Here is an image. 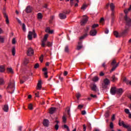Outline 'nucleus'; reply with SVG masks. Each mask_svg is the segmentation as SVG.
Here are the masks:
<instances>
[{
	"instance_id": "f257e3e1",
	"label": "nucleus",
	"mask_w": 131,
	"mask_h": 131,
	"mask_svg": "<svg viewBox=\"0 0 131 131\" xmlns=\"http://www.w3.org/2000/svg\"><path fill=\"white\" fill-rule=\"evenodd\" d=\"M109 6L111 8V11H112L111 14V21L112 23H113L115 20V6L114 5V4L113 3H111L110 4H107L106 5V8H108L109 7Z\"/></svg>"
},
{
	"instance_id": "f03ea898",
	"label": "nucleus",
	"mask_w": 131,
	"mask_h": 131,
	"mask_svg": "<svg viewBox=\"0 0 131 131\" xmlns=\"http://www.w3.org/2000/svg\"><path fill=\"white\" fill-rule=\"evenodd\" d=\"M15 89V82L14 81H13L12 82H10L8 84V86L6 90L8 93L10 94H12L14 93Z\"/></svg>"
},
{
	"instance_id": "7ed1b4c3",
	"label": "nucleus",
	"mask_w": 131,
	"mask_h": 131,
	"mask_svg": "<svg viewBox=\"0 0 131 131\" xmlns=\"http://www.w3.org/2000/svg\"><path fill=\"white\" fill-rule=\"evenodd\" d=\"M128 31V29H125L124 31L122 32L121 33H119L117 31L114 32V35L116 38H120L122 36H125Z\"/></svg>"
},
{
	"instance_id": "20e7f679",
	"label": "nucleus",
	"mask_w": 131,
	"mask_h": 131,
	"mask_svg": "<svg viewBox=\"0 0 131 131\" xmlns=\"http://www.w3.org/2000/svg\"><path fill=\"white\" fill-rule=\"evenodd\" d=\"M119 125L120 126H123L124 128H126L127 131H131V126H129L127 123H124L123 121L121 119L119 120Z\"/></svg>"
},
{
	"instance_id": "39448f33",
	"label": "nucleus",
	"mask_w": 131,
	"mask_h": 131,
	"mask_svg": "<svg viewBox=\"0 0 131 131\" xmlns=\"http://www.w3.org/2000/svg\"><path fill=\"white\" fill-rule=\"evenodd\" d=\"M33 35L34 38H35L37 36L36 33H35V31L33 30V32L30 31L29 32V34L28 35V38L29 40H32V35Z\"/></svg>"
},
{
	"instance_id": "423d86ee",
	"label": "nucleus",
	"mask_w": 131,
	"mask_h": 131,
	"mask_svg": "<svg viewBox=\"0 0 131 131\" xmlns=\"http://www.w3.org/2000/svg\"><path fill=\"white\" fill-rule=\"evenodd\" d=\"M110 84V80L107 78H105L103 80V83L102 84V88L104 89H106L108 85Z\"/></svg>"
},
{
	"instance_id": "0eeeda50",
	"label": "nucleus",
	"mask_w": 131,
	"mask_h": 131,
	"mask_svg": "<svg viewBox=\"0 0 131 131\" xmlns=\"http://www.w3.org/2000/svg\"><path fill=\"white\" fill-rule=\"evenodd\" d=\"M91 89L92 91L94 92H97L99 91V90L98 89L96 84L95 83L91 85Z\"/></svg>"
},
{
	"instance_id": "6e6552de",
	"label": "nucleus",
	"mask_w": 131,
	"mask_h": 131,
	"mask_svg": "<svg viewBox=\"0 0 131 131\" xmlns=\"http://www.w3.org/2000/svg\"><path fill=\"white\" fill-rule=\"evenodd\" d=\"M90 28L89 27H87V28H86V30L85 31V32H86V33H85V34H84V35L81 36V37L80 38V40H81L82 39H84L85 37H86L88 35V31L89 30Z\"/></svg>"
},
{
	"instance_id": "1a4fd4ad",
	"label": "nucleus",
	"mask_w": 131,
	"mask_h": 131,
	"mask_svg": "<svg viewBox=\"0 0 131 131\" xmlns=\"http://www.w3.org/2000/svg\"><path fill=\"white\" fill-rule=\"evenodd\" d=\"M48 36H49L48 34H46L45 37H44L43 39L42 40V41H41V42H42L41 46L42 47H45V42L47 41V38L48 37Z\"/></svg>"
},
{
	"instance_id": "9d476101",
	"label": "nucleus",
	"mask_w": 131,
	"mask_h": 131,
	"mask_svg": "<svg viewBox=\"0 0 131 131\" xmlns=\"http://www.w3.org/2000/svg\"><path fill=\"white\" fill-rule=\"evenodd\" d=\"M34 53V52H33V50L32 49H31V48H30L28 49V52H27L28 56H31L33 55Z\"/></svg>"
},
{
	"instance_id": "9b49d317",
	"label": "nucleus",
	"mask_w": 131,
	"mask_h": 131,
	"mask_svg": "<svg viewBox=\"0 0 131 131\" xmlns=\"http://www.w3.org/2000/svg\"><path fill=\"white\" fill-rule=\"evenodd\" d=\"M25 11L27 13H31L32 12V7L28 6L25 9Z\"/></svg>"
},
{
	"instance_id": "f8f14e48",
	"label": "nucleus",
	"mask_w": 131,
	"mask_h": 131,
	"mask_svg": "<svg viewBox=\"0 0 131 131\" xmlns=\"http://www.w3.org/2000/svg\"><path fill=\"white\" fill-rule=\"evenodd\" d=\"M88 17L85 16L84 15V18H83V20L81 21V25L84 26L88 21Z\"/></svg>"
},
{
	"instance_id": "ddd939ff",
	"label": "nucleus",
	"mask_w": 131,
	"mask_h": 131,
	"mask_svg": "<svg viewBox=\"0 0 131 131\" xmlns=\"http://www.w3.org/2000/svg\"><path fill=\"white\" fill-rule=\"evenodd\" d=\"M117 88L116 87H112L110 90V93L112 95H115L116 94Z\"/></svg>"
},
{
	"instance_id": "4468645a",
	"label": "nucleus",
	"mask_w": 131,
	"mask_h": 131,
	"mask_svg": "<svg viewBox=\"0 0 131 131\" xmlns=\"http://www.w3.org/2000/svg\"><path fill=\"white\" fill-rule=\"evenodd\" d=\"M59 16L61 19H65L67 18V15L65 12L60 13L59 14Z\"/></svg>"
},
{
	"instance_id": "2eb2a0df",
	"label": "nucleus",
	"mask_w": 131,
	"mask_h": 131,
	"mask_svg": "<svg viewBox=\"0 0 131 131\" xmlns=\"http://www.w3.org/2000/svg\"><path fill=\"white\" fill-rule=\"evenodd\" d=\"M70 2L72 6L74 5V3H76L75 4V7H78V3H79V0H70Z\"/></svg>"
},
{
	"instance_id": "dca6fc26",
	"label": "nucleus",
	"mask_w": 131,
	"mask_h": 131,
	"mask_svg": "<svg viewBox=\"0 0 131 131\" xmlns=\"http://www.w3.org/2000/svg\"><path fill=\"white\" fill-rule=\"evenodd\" d=\"M123 93V89H116V94L118 95H122Z\"/></svg>"
},
{
	"instance_id": "f3484780",
	"label": "nucleus",
	"mask_w": 131,
	"mask_h": 131,
	"mask_svg": "<svg viewBox=\"0 0 131 131\" xmlns=\"http://www.w3.org/2000/svg\"><path fill=\"white\" fill-rule=\"evenodd\" d=\"M90 33L91 36H96L97 34V31L96 30H91V31H90Z\"/></svg>"
},
{
	"instance_id": "a211bd4d",
	"label": "nucleus",
	"mask_w": 131,
	"mask_h": 131,
	"mask_svg": "<svg viewBox=\"0 0 131 131\" xmlns=\"http://www.w3.org/2000/svg\"><path fill=\"white\" fill-rule=\"evenodd\" d=\"M4 18L6 19L5 21L6 22L7 24H9V19L8 18V16L6 13H4Z\"/></svg>"
},
{
	"instance_id": "6ab92c4d",
	"label": "nucleus",
	"mask_w": 131,
	"mask_h": 131,
	"mask_svg": "<svg viewBox=\"0 0 131 131\" xmlns=\"http://www.w3.org/2000/svg\"><path fill=\"white\" fill-rule=\"evenodd\" d=\"M43 124L45 126H48L49 125V120L48 119H44Z\"/></svg>"
},
{
	"instance_id": "aec40b11",
	"label": "nucleus",
	"mask_w": 131,
	"mask_h": 131,
	"mask_svg": "<svg viewBox=\"0 0 131 131\" xmlns=\"http://www.w3.org/2000/svg\"><path fill=\"white\" fill-rule=\"evenodd\" d=\"M3 110L5 112H8L9 111V106L7 104L4 105Z\"/></svg>"
},
{
	"instance_id": "412c9836",
	"label": "nucleus",
	"mask_w": 131,
	"mask_h": 131,
	"mask_svg": "<svg viewBox=\"0 0 131 131\" xmlns=\"http://www.w3.org/2000/svg\"><path fill=\"white\" fill-rule=\"evenodd\" d=\"M55 111V108L52 107L51 108H50L49 113L52 115L54 113Z\"/></svg>"
},
{
	"instance_id": "4be33fe9",
	"label": "nucleus",
	"mask_w": 131,
	"mask_h": 131,
	"mask_svg": "<svg viewBox=\"0 0 131 131\" xmlns=\"http://www.w3.org/2000/svg\"><path fill=\"white\" fill-rule=\"evenodd\" d=\"M118 66H119V63H117L115 66H113L112 69L111 70L110 72H112L114 71H115L116 70V69L118 67Z\"/></svg>"
},
{
	"instance_id": "5701e85b",
	"label": "nucleus",
	"mask_w": 131,
	"mask_h": 131,
	"mask_svg": "<svg viewBox=\"0 0 131 131\" xmlns=\"http://www.w3.org/2000/svg\"><path fill=\"white\" fill-rule=\"evenodd\" d=\"M117 79H118L115 77V75H113V76H112V77H111V80H112V81H113V82H115V81H117Z\"/></svg>"
},
{
	"instance_id": "b1692460",
	"label": "nucleus",
	"mask_w": 131,
	"mask_h": 131,
	"mask_svg": "<svg viewBox=\"0 0 131 131\" xmlns=\"http://www.w3.org/2000/svg\"><path fill=\"white\" fill-rule=\"evenodd\" d=\"M5 71V66H0V72H4Z\"/></svg>"
},
{
	"instance_id": "393cba45",
	"label": "nucleus",
	"mask_w": 131,
	"mask_h": 131,
	"mask_svg": "<svg viewBox=\"0 0 131 131\" xmlns=\"http://www.w3.org/2000/svg\"><path fill=\"white\" fill-rule=\"evenodd\" d=\"M41 81H39L37 84V90H40V89L41 88Z\"/></svg>"
},
{
	"instance_id": "a878e982",
	"label": "nucleus",
	"mask_w": 131,
	"mask_h": 131,
	"mask_svg": "<svg viewBox=\"0 0 131 131\" xmlns=\"http://www.w3.org/2000/svg\"><path fill=\"white\" fill-rule=\"evenodd\" d=\"M12 54L13 56H15V47H13L12 49Z\"/></svg>"
},
{
	"instance_id": "bb28decb",
	"label": "nucleus",
	"mask_w": 131,
	"mask_h": 131,
	"mask_svg": "<svg viewBox=\"0 0 131 131\" xmlns=\"http://www.w3.org/2000/svg\"><path fill=\"white\" fill-rule=\"evenodd\" d=\"M110 113L108 111H107L105 113V117L106 118H108L110 117Z\"/></svg>"
},
{
	"instance_id": "cd10ccee",
	"label": "nucleus",
	"mask_w": 131,
	"mask_h": 131,
	"mask_svg": "<svg viewBox=\"0 0 131 131\" xmlns=\"http://www.w3.org/2000/svg\"><path fill=\"white\" fill-rule=\"evenodd\" d=\"M5 81L3 78H0V85H4Z\"/></svg>"
},
{
	"instance_id": "c85d7f7f",
	"label": "nucleus",
	"mask_w": 131,
	"mask_h": 131,
	"mask_svg": "<svg viewBox=\"0 0 131 131\" xmlns=\"http://www.w3.org/2000/svg\"><path fill=\"white\" fill-rule=\"evenodd\" d=\"M37 18L38 19H41L42 18V15L41 13H38L37 14Z\"/></svg>"
},
{
	"instance_id": "c756f323",
	"label": "nucleus",
	"mask_w": 131,
	"mask_h": 131,
	"mask_svg": "<svg viewBox=\"0 0 131 131\" xmlns=\"http://www.w3.org/2000/svg\"><path fill=\"white\" fill-rule=\"evenodd\" d=\"M22 29H23V31H24V32L26 31V26L25 24H23Z\"/></svg>"
},
{
	"instance_id": "7c9ffc66",
	"label": "nucleus",
	"mask_w": 131,
	"mask_h": 131,
	"mask_svg": "<svg viewBox=\"0 0 131 131\" xmlns=\"http://www.w3.org/2000/svg\"><path fill=\"white\" fill-rule=\"evenodd\" d=\"M116 61L115 60H113L112 61V62L111 63V65L114 67L115 66H116Z\"/></svg>"
},
{
	"instance_id": "2f4dec72",
	"label": "nucleus",
	"mask_w": 131,
	"mask_h": 131,
	"mask_svg": "<svg viewBox=\"0 0 131 131\" xmlns=\"http://www.w3.org/2000/svg\"><path fill=\"white\" fill-rule=\"evenodd\" d=\"M7 71L9 73H11V74H13V73H14L12 68H7Z\"/></svg>"
},
{
	"instance_id": "473e14b6",
	"label": "nucleus",
	"mask_w": 131,
	"mask_h": 131,
	"mask_svg": "<svg viewBox=\"0 0 131 131\" xmlns=\"http://www.w3.org/2000/svg\"><path fill=\"white\" fill-rule=\"evenodd\" d=\"M88 7V5H83V6H82V7H81V9L84 10L86 9V7Z\"/></svg>"
},
{
	"instance_id": "72a5a7b5",
	"label": "nucleus",
	"mask_w": 131,
	"mask_h": 131,
	"mask_svg": "<svg viewBox=\"0 0 131 131\" xmlns=\"http://www.w3.org/2000/svg\"><path fill=\"white\" fill-rule=\"evenodd\" d=\"M99 78L97 76H95L93 78V81H98L99 80Z\"/></svg>"
},
{
	"instance_id": "f704fd0d",
	"label": "nucleus",
	"mask_w": 131,
	"mask_h": 131,
	"mask_svg": "<svg viewBox=\"0 0 131 131\" xmlns=\"http://www.w3.org/2000/svg\"><path fill=\"white\" fill-rule=\"evenodd\" d=\"M98 26H99L98 24H96L93 25V26H92V28L95 29V28L98 27Z\"/></svg>"
},
{
	"instance_id": "c9c22d12",
	"label": "nucleus",
	"mask_w": 131,
	"mask_h": 131,
	"mask_svg": "<svg viewBox=\"0 0 131 131\" xmlns=\"http://www.w3.org/2000/svg\"><path fill=\"white\" fill-rule=\"evenodd\" d=\"M28 108L30 110H33V106H32V104H30L28 105Z\"/></svg>"
},
{
	"instance_id": "e433bc0d",
	"label": "nucleus",
	"mask_w": 131,
	"mask_h": 131,
	"mask_svg": "<svg viewBox=\"0 0 131 131\" xmlns=\"http://www.w3.org/2000/svg\"><path fill=\"white\" fill-rule=\"evenodd\" d=\"M6 8L5 7H4V8L3 9V10H2L3 15H5V14H6Z\"/></svg>"
},
{
	"instance_id": "4c0bfd02",
	"label": "nucleus",
	"mask_w": 131,
	"mask_h": 131,
	"mask_svg": "<svg viewBox=\"0 0 131 131\" xmlns=\"http://www.w3.org/2000/svg\"><path fill=\"white\" fill-rule=\"evenodd\" d=\"M102 67L104 69L106 68L107 65L106 64V62H104L103 63H102Z\"/></svg>"
},
{
	"instance_id": "58836bf2",
	"label": "nucleus",
	"mask_w": 131,
	"mask_h": 131,
	"mask_svg": "<svg viewBox=\"0 0 131 131\" xmlns=\"http://www.w3.org/2000/svg\"><path fill=\"white\" fill-rule=\"evenodd\" d=\"M110 128L111 129H113L114 128V123L113 122H111L110 124Z\"/></svg>"
},
{
	"instance_id": "ea45409f",
	"label": "nucleus",
	"mask_w": 131,
	"mask_h": 131,
	"mask_svg": "<svg viewBox=\"0 0 131 131\" xmlns=\"http://www.w3.org/2000/svg\"><path fill=\"white\" fill-rule=\"evenodd\" d=\"M90 97L93 98H97V95H93L92 94H90Z\"/></svg>"
},
{
	"instance_id": "a19ab883",
	"label": "nucleus",
	"mask_w": 131,
	"mask_h": 131,
	"mask_svg": "<svg viewBox=\"0 0 131 131\" xmlns=\"http://www.w3.org/2000/svg\"><path fill=\"white\" fill-rule=\"evenodd\" d=\"M64 51L68 53L69 51V47L68 46H67L65 48Z\"/></svg>"
},
{
	"instance_id": "79ce46f5",
	"label": "nucleus",
	"mask_w": 131,
	"mask_h": 131,
	"mask_svg": "<svg viewBox=\"0 0 131 131\" xmlns=\"http://www.w3.org/2000/svg\"><path fill=\"white\" fill-rule=\"evenodd\" d=\"M84 105H78V109L81 110L83 107Z\"/></svg>"
},
{
	"instance_id": "37998d69",
	"label": "nucleus",
	"mask_w": 131,
	"mask_h": 131,
	"mask_svg": "<svg viewBox=\"0 0 131 131\" xmlns=\"http://www.w3.org/2000/svg\"><path fill=\"white\" fill-rule=\"evenodd\" d=\"M54 18V16H51V19L49 20V22H50V24L52 23V20H53Z\"/></svg>"
},
{
	"instance_id": "c03bdc74",
	"label": "nucleus",
	"mask_w": 131,
	"mask_h": 131,
	"mask_svg": "<svg viewBox=\"0 0 131 131\" xmlns=\"http://www.w3.org/2000/svg\"><path fill=\"white\" fill-rule=\"evenodd\" d=\"M43 55H41V56L39 57V60L41 62L43 61Z\"/></svg>"
},
{
	"instance_id": "a18cd8bd",
	"label": "nucleus",
	"mask_w": 131,
	"mask_h": 131,
	"mask_svg": "<svg viewBox=\"0 0 131 131\" xmlns=\"http://www.w3.org/2000/svg\"><path fill=\"white\" fill-rule=\"evenodd\" d=\"M125 113L127 114H129V110H128V108H125Z\"/></svg>"
},
{
	"instance_id": "49530a36",
	"label": "nucleus",
	"mask_w": 131,
	"mask_h": 131,
	"mask_svg": "<svg viewBox=\"0 0 131 131\" xmlns=\"http://www.w3.org/2000/svg\"><path fill=\"white\" fill-rule=\"evenodd\" d=\"M82 48V46L81 45H79L78 47H77V50H80Z\"/></svg>"
},
{
	"instance_id": "de8ad7c7",
	"label": "nucleus",
	"mask_w": 131,
	"mask_h": 131,
	"mask_svg": "<svg viewBox=\"0 0 131 131\" xmlns=\"http://www.w3.org/2000/svg\"><path fill=\"white\" fill-rule=\"evenodd\" d=\"M62 119H63V122L66 123L67 121V118L66 117V116H63L62 117Z\"/></svg>"
},
{
	"instance_id": "09e8293b",
	"label": "nucleus",
	"mask_w": 131,
	"mask_h": 131,
	"mask_svg": "<svg viewBox=\"0 0 131 131\" xmlns=\"http://www.w3.org/2000/svg\"><path fill=\"white\" fill-rule=\"evenodd\" d=\"M64 127L67 129L68 131H70V128H69L67 125H64Z\"/></svg>"
},
{
	"instance_id": "8fccbe9b",
	"label": "nucleus",
	"mask_w": 131,
	"mask_h": 131,
	"mask_svg": "<svg viewBox=\"0 0 131 131\" xmlns=\"http://www.w3.org/2000/svg\"><path fill=\"white\" fill-rule=\"evenodd\" d=\"M45 31H46V32L49 33V32H50V28H49V27H48V28H47V29H46Z\"/></svg>"
},
{
	"instance_id": "3c124183",
	"label": "nucleus",
	"mask_w": 131,
	"mask_h": 131,
	"mask_svg": "<svg viewBox=\"0 0 131 131\" xmlns=\"http://www.w3.org/2000/svg\"><path fill=\"white\" fill-rule=\"evenodd\" d=\"M44 75H45V78H48V73L47 72H45L44 73Z\"/></svg>"
},
{
	"instance_id": "603ef678",
	"label": "nucleus",
	"mask_w": 131,
	"mask_h": 131,
	"mask_svg": "<svg viewBox=\"0 0 131 131\" xmlns=\"http://www.w3.org/2000/svg\"><path fill=\"white\" fill-rule=\"evenodd\" d=\"M76 97H77V99H78V100H79V98H80V97H81L80 94H79V93L77 94Z\"/></svg>"
},
{
	"instance_id": "864d4df0",
	"label": "nucleus",
	"mask_w": 131,
	"mask_h": 131,
	"mask_svg": "<svg viewBox=\"0 0 131 131\" xmlns=\"http://www.w3.org/2000/svg\"><path fill=\"white\" fill-rule=\"evenodd\" d=\"M12 43L13 45H15L16 43V39L15 38H13Z\"/></svg>"
},
{
	"instance_id": "5fc2aeb1",
	"label": "nucleus",
	"mask_w": 131,
	"mask_h": 131,
	"mask_svg": "<svg viewBox=\"0 0 131 131\" xmlns=\"http://www.w3.org/2000/svg\"><path fill=\"white\" fill-rule=\"evenodd\" d=\"M55 128L56 130H57L59 128V125L57 123L56 125L55 126Z\"/></svg>"
},
{
	"instance_id": "6e6d98bb",
	"label": "nucleus",
	"mask_w": 131,
	"mask_h": 131,
	"mask_svg": "<svg viewBox=\"0 0 131 131\" xmlns=\"http://www.w3.org/2000/svg\"><path fill=\"white\" fill-rule=\"evenodd\" d=\"M39 64L37 63H36L35 64L34 68L35 69H37V68H38L39 67Z\"/></svg>"
},
{
	"instance_id": "4d7b16f0",
	"label": "nucleus",
	"mask_w": 131,
	"mask_h": 131,
	"mask_svg": "<svg viewBox=\"0 0 131 131\" xmlns=\"http://www.w3.org/2000/svg\"><path fill=\"white\" fill-rule=\"evenodd\" d=\"M115 120V115H113L112 117V121H114Z\"/></svg>"
},
{
	"instance_id": "13d9d810",
	"label": "nucleus",
	"mask_w": 131,
	"mask_h": 131,
	"mask_svg": "<svg viewBox=\"0 0 131 131\" xmlns=\"http://www.w3.org/2000/svg\"><path fill=\"white\" fill-rule=\"evenodd\" d=\"M86 114V112L85 110L82 111V115H85Z\"/></svg>"
},
{
	"instance_id": "bf43d9fd",
	"label": "nucleus",
	"mask_w": 131,
	"mask_h": 131,
	"mask_svg": "<svg viewBox=\"0 0 131 131\" xmlns=\"http://www.w3.org/2000/svg\"><path fill=\"white\" fill-rule=\"evenodd\" d=\"M0 42L3 43L4 42V39L0 37Z\"/></svg>"
},
{
	"instance_id": "052dcab7",
	"label": "nucleus",
	"mask_w": 131,
	"mask_h": 131,
	"mask_svg": "<svg viewBox=\"0 0 131 131\" xmlns=\"http://www.w3.org/2000/svg\"><path fill=\"white\" fill-rule=\"evenodd\" d=\"M108 33H109V30H108V29H105V33L107 34H108Z\"/></svg>"
},
{
	"instance_id": "680f3d73",
	"label": "nucleus",
	"mask_w": 131,
	"mask_h": 131,
	"mask_svg": "<svg viewBox=\"0 0 131 131\" xmlns=\"http://www.w3.org/2000/svg\"><path fill=\"white\" fill-rule=\"evenodd\" d=\"M22 128H23V127H21V126H19L18 128V131H21L22 130Z\"/></svg>"
},
{
	"instance_id": "e2e57ef3",
	"label": "nucleus",
	"mask_w": 131,
	"mask_h": 131,
	"mask_svg": "<svg viewBox=\"0 0 131 131\" xmlns=\"http://www.w3.org/2000/svg\"><path fill=\"white\" fill-rule=\"evenodd\" d=\"M59 79H60V80H61V81H63V78L60 76H59Z\"/></svg>"
},
{
	"instance_id": "0e129e2a",
	"label": "nucleus",
	"mask_w": 131,
	"mask_h": 131,
	"mask_svg": "<svg viewBox=\"0 0 131 131\" xmlns=\"http://www.w3.org/2000/svg\"><path fill=\"white\" fill-rule=\"evenodd\" d=\"M83 131H86V126H85V125H83Z\"/></svg>"
},
{
	"instance_id": "69168bd1",
	"label": "nucleus",
	"mask_w": 131,
	"mask_h": 131,
	"mask_svg": "<svg viewBox=\"0 0 131 131\" xmlns=\"http://www.w3.org/2000/svg\"><path fill=\"white\" fill-rule=\"evenodd\" d=\"M99 75H100V76H104V74L103 72H100Z\"/></svg>"
},
{
	"instance_id": "338daca9",
	"label": "nucleus",
	"mask_w": 131,
	"mask_h": 131,
	"mask_svg": "<svg viewBox=\"0 0 131 131\" xmlns=\"http://www.w3.org/2000/svg\"><path fill=\"white\" fill-rule=\"evenodd\" d=\"M47 46L49 47H51V46H52V43H51V42H48Z\"/></svg>"
},
{
	"instance_id": "774afa93",
	"label": "nucleus",
	"mask_w": 131,
	"mask_h": 131,
	"mask_svg": "<svg viewBox=\"0 0 131 131\" xmlns=\"http://www.w3.org/2000/svg\"><path fill=\"white\" fill-rule=\"evenodd\" d=\"M68 74V72L67 71H64V76H66Z\"/></svg>"
}]
</instances>
